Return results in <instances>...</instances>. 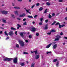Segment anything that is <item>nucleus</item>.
Wrapping results in <instances>:
<instances>
[{
  "instance_id": "nucleus-1",
  "label": "nucleus",
  "mask_w": 67,
  "mask_h": 67,
  "mask_svg": "<svg viewBox=\"0 0 67 67\" xmlns=\"http://www.w3.org/2000/svg\"><path fill=\"white\" fill-rule=\"evenodd\" d=\"M35 53V55L36 56L35 57V58L36 59H38L40 58V55H37V51L36 50V51H35L34 52Z\"/></svg>"
},
{
  "instance_id": "nucleus-2",
  "label": "nucleus",
  "mask_w": 67,
  "mask_h": 67,
  "mask_svg": "<svg viewBox=\"0 0 67 67\" xmlns=\"http://www.w3.org/2000/svg\"><path fill=\"white\" fill-rule=\"evenodd\" d=\"M59 25V27L60 29L62 28V27H63L65 25H61L60 24H59V23H57L56 24H55L56 25Z\"/></svg>"
},
{
  "instance_id": "nucleus-3",
  "label": "nucleus",
  "mask_w": 67,
  "mask_h": 67,
  "mask_svg": "<svg viewBox=\"0 0 67 67\" xmlns=\"http://www.w3.org/2000/svg\"><path fill=\"white\" fill-rule=\"evenodd\" d=\"M12 59V58H6L4 59L3 60L5 62H6V61H8V62H10L11 61Z\"/></svg>"
},
{
  "instance_id": "nucleus-4",
  "label": "nucleus",
  "mask_w": 67,
  "mask_h": 67,
  "mask_svg": "<svg viewBox=\"0 0 67 67\" xmlns=\"http://www.w3.org/2000/svg\"><path fill=\"white\" fill-rule=\"evenodd\" d=\"M19 43L20 44L21 46L23 47V46H24V42H23V41H19Z\"/></svg>"
},
{
  "instance_id": "nucleus-5",
  "label": "nucleus",
  "mask_w": 67,
  "mask_h": 67,
  "mask_svg": "<svg viewBox=\"0 0 67 67\" xmlns=\"http://www.w3.org/2000/svg\"><path fill=\"white\" fill-rule=\"evenodd\" d=\"M13 63L14 64H16L18 63V57L15 58L13 60Z\"/></svg>"
},
{
  "instance_id": "nucleus-6",
  "label": "nucleus",
  "mask_w": 67,
  "mask_h": 67,
  "mask_svg": "<svg viewBox=\"0 0 67 67\" xmlns=\"http://www.w3.org/2000/svg\"><path fill=\"white\" fill-rule=\"evenodd\" d=\"M2 13L4 14H8V12L5 10H3L2 11Z\"/></svg>"
},
{
  "instance_id": "nucleus-7",
  "label": "nucleus",
  "mask_w": 67,
  "mask_h": 67,
  "mask_svg": "<svg viewBox=\"0 0 67 67\" xmlns=\"http://www.w3.org/2000/svg\"><path fill=\"white\" fill-rule=\"evenodd\" d=\"M13 32V31H11L9 32V33L8 34L9 35H10V36H12V35H13L14 34Z\"/></svg>"
},
{
  "instance_id": "nucleus-8",
  "label": "nucleus",
  "mask_w": 67,
  "mask_h": 67,
  "mask_svg": "<svg viewBox=\"0 0 67 67\" xmlns=\"http://www.w3.org/2000/svg\"><path fill=\"white\" fill-rule=\"evenodd\" d=\"M23 34H25V33H24V32H21L20 33V35L21 36H22V37L23 38V37H24V35H23Z\"/></svg>"
},
{
  "instance_id": "nucleus-9",
  "label": "nucleus",
  "mask_w": 67,
  "mask_h": 67,
  "mask_svg": "<svg viewBox=\"0 0 67 67\" xmlns=\"http://www.w3.org/2000/svg\"><path fill=\"white\" fill-rule=\"evenodd\" d=\"M31 29L32 30L31 31L32 32H35L36 30V29L34 27L32 28Z\"/></svg>"
},
{
  "instance_id": "nucleus-10",
  "label": "nucleus",
  "mask_w": 67,
  "mask_h": 67,
  "mask_svg": "<svg viewBox=\"0 0 67 67\" xmlns=\"http://www.w3.org/2000/svg\"><path fill=\"white\" fill-rule=\"evenodd\" d=\"M52 44V43H51L50 44H49V45L47 46L46 48H48L51 47V46Z\"/></svg>"
},
{
  "instance_id": "nucleus-11",
  "label": "nucleus",
  "mask_w": 67,
  "mask_h": 67,
  "mask_svg": "<svg viewBox=\"0 0 67 67\" xmlns=\"http://www.w3.org/2000/svg\"><path fill=\"white\" fill-rule=\"evenodd\" d=\"M57 46V44H55L53 46V49H56Z\"/></svg>"
},
{
  "instance_id": "nucleus-12",
  "label": "nucleus",
  "mask_w": 67,
  "mask_h": 67,
  "mask_svg": "<svg viewBox=\"0 0 67 67\" xmlns=\"http://www.w3.org/2000/svg\"><path fill=\"white\" fill-rule=\"evenodd\" d=\"M35 65V63H32L31 64V67H34Z\"/></svg>"
},
{
  "instance_id": "nucleus-13",
  "label": "nucleus",
  "mask_w": 67,
  "mask_h": 67,
  "mask_svg": "<svg viewBox=\"0 0 67 67\" xmlns=\"http://www.w3.org/2000/svg\"><path fill=\"white\" fill-rule=\"evenodd\" d=\"M25 15H26V14L25 13H24L22 15H20V17H24V16H25Z\"/></svg>"
},
{
  "instance_id": "nucleus-14",
  "label": "nucleus",
  "mask_w": 67,
  "mask_h": 67,
  "mask_svg": "<svg viewBox=\"0 0 67 67\" xmlns=\"http://www.w3.org/2000/svg\"><path fill=\"white\" fill-rule=\"evenodd\" d=\"M48 24H47L46 25H45V27H44V29L45 30H47V29L48 28Z\"/></svg>"
},
{
  "instance_id": "nucleus-15",
  "label": "nucleus",
  "mask_w": 67,
  "mask_h": 67,
  "mask_svg": "<svg viewBox=\"0 0 67 67\" xmlns=\"http://www.w3.org/2000/svg\"><path fill=\"white\" fill-rule=\"evenodd\" d=\"M14 8L15 9H20V7H14Z\"/></svg>"
},
{
  "instance_id": "nucleus-16",
  "label": "nucleus",
  "mask_w": 67,
  "mask_h": 67,
  "mask_svg": "<svg viewBox=\"0 0 67 67\" xmlns=\"http://www.w3.org/2000/svg\"><path fill=\"white\" fill-rule=\"evenodd\" d=\"M50 32L52 33H55V32H56V31L55 30H52Z\"/></svg>"
},
{
  "instance_id": "nucleus-17",
  "label": "nucleus",
  "mask_w": 67,
  "mask_h": 67,
  "mask_svg": "<svg viewBox=\"0 0 67 67\" xmlns=\"http://www.w3.org/2000/svg\"><path fill=\"white\" fill-rule=\"evenodd\" d=\"M18 11H16L15 12V14L16 15H18L19 14H18Z\"/></svg>"
},
{
  "instance_id": "nucleus-18",
  "label": "nucleus",
  "mask_w": 67,
  "mask_h": 67,
  "mask_svg": "<svg viewBox=\"0 0 67 67\" xmlns=\"http://www.w3.org/2000/svg\"><path fill=\"white\" fill-rule=\"evenodd\" d=\"M43 9V8L42 7H40V8L39 10L40 11H42Z\"/></svg>"
},
{
  "instance_id": "nucleus-19",
  "label": "nucleus",
  "mask_w": 67,
  "mask_h": 67,
  "mask_svg": "<svg viewBox=\"0 0 67 67\" xmlns=\"http://www.w3.org/2000/svg\"><path fill=\"white\" fill-rule=\"evenodd\" d=\"M56 37L57 38H60L61 37L59 35H58L57 36H56Z\"/></svg>"
},
{
  "instance_id": "nucleus-20",
  "label": "nucleus",
  "mask_w": 67,
  "mask_h": 67,
  "mask_svg": "<svg viewBox=\"0 0 67 67\" xmlns=\"http://www.w3.org/2000/svg\"><path fill=\"white\" fill-rule=\"evenodd\" d=\"M27 17L29 18H33V16H32L28 15L27 16Z\"/></svg>"
},
{
  "instance_id": "nucleus-21",
  "label": "nucleus",
  "mask_w": 67,
  "mask_h": 67,
  "mask_svg": "<svg viewBox=\"0 0 67 67\" xmlns=\"http://www.w3.org/2000/svg\"><path fill=\"white\" fill-rule=\"evenodd\" d=\"M48 18L49 19H51V18H52V16L51 15V14H49Z\"/></svg>"
},
{
  "instance_id": "nucleus-22",
  "label": "nucleus",
  "mask_w": 67,
  "mask_h": 67,
  "mask_svg": "<svg viewBox=\"0 0 67 67\" xmlns=\"http://www.w3.org/2000/svg\"><path fill=\"white\" fill-rule=\"evenodd\" d=\"M46 4L47 5H51V4L48 2H47L46 3Z\"/></svg>"
},
{
  "instance_id": "nucleus-23",
  "label": "nucleus",
  "mask_w": 67,
  "mask_h": 67,
  "mask_svg": "<svg viewBox=\"0 0 67 67\" xmlns=\"http://www.w3.org/2000/svg\"><path fill=\"white\" fill-rule=\"evenodd\" d=\"M11 29L12 30H16V29H15V28H14L12 27H11Z\"/></svg>"
},
{
  "instance_id": "nucleus-24",
  "label": "nucleus",
  "mask_w": 67,
  "mask_h": 67,
  "mask_svg": "<svg viewBox=\"0 0 67 67\" xmlns=\"http://www.w3.org/2000/svg\"><path fill=\"white\" fill-rule=\"evenodd\" d=\"M5 35H6L7 36H8V33H7V31H5L4 32Z\"/></svg>"
},
{
  "instance_id": "nucleus-25",
  "label": "nucleus",
  "mask_w": 67,
  "mask_h": 67,
  "mask_svg": "<svg viewBox=\"0 0 67 67\" xmlns=\"http://www.w3.org/2000/svg\"><path fill=\"white\" fill-rule=\"evenodd\" d=\"M56 21H55L51 25H54L55 23H56Z\"/></svg>"
},
{
  "instance_id": "nucleus-26",
  "label": "nucleus",
  "mask_w": 67,
  "mask_h": 67,
  "mask_svg": "<svg viewBox=\"0 0 67 67\" xmlns=\"http://www.w3.org/2000/svg\"><path fill=\"white\" fill-rule=\"evenodd\" d=\"M24 65H25L24 63H21L20 65H21V66H24Z\"/></svg>"
},
{
  "instance_id": "nucleus-27",
  "label": "nucleus",
  "mask_w": 67,
  "mask_h": 67,
  "mask_svg": "<svg viewBox=\"0 0 67 67\" xmlns=\"http://www.w3.org/2000/svg\"><path fill=\"white\" fill-rule=\"evenodd\" d=\"M3 22H4V23H6V21L3 19H2Z\"/></svg>"
},
{
  "instance_id": "nucleus-28",
  "label": "nucleus",
  "mask_w": 67,
  "mask_h": 67,
  "mask_svg": "<svg viewBox=\"0 0 67 67\" xmlns=\"http://www.w3.org/2000/svg\"><path fill=\"white\" fill-rule=\"evenodd\" d=\"M23 25H26L27 24H26V22L25 21V23H24Z\"/></svg>"
},
{
  "instance_id": "nucleus-29",
  "label": "nucleus",
  "mask_w": 67,
  "mask_h": 67,
  "mask_svg": "<svg viewBox=\"0 0 67 67\" xmlns=\"http://www.w3.org/2000/svg\"><path fill=\"white\" fill-rule=\"evenodd\" d=\"M57 59H54L53 60V62H56V61H57Z\"/></svg>"
},
{
  "instance_id": "nucleus-30",
  "label": "nucleus",
  "mask_w": 67,
  "mask_h": 67,
  "mask_svg": "<svg viewBox=\"0 0 67 67\" xmlns=\"http://www.w3.org/2000/svg\"><path fill=\"white\" fill-rule=\"evenodd\" d=\"M16 47H17V48H19V45L18 44H17L16 45Z\"/></svg>"
},
{
  "instance_id": "nucleus-31",
  "label": "nucleus",
  "mask_w": 67,
  "mask_h": 67,
  "mask_svg": "<svg viewBox=\"0 0 67 67\" xmlns=\"http://www.w3.org/2000/svg\"><path fill=\"white\" fill-rule=\"evenodd\" d=\"M47 9H46V10H45V11H44V13H47Z\"/></svg>"
},
{
  "instance_id": "nucleus-32",
  "label": "nucleus",
  "mask_w": 67,
  "mask_h": 67,
  "mask_svg": "<svg viewBox=\"0 0 67 67\" xmlns=\"http://www.w3.org/2000/svg\"><path fill=\"white\" fill-rule=\"evenodd\" d=\"M23 54H29V53L27 52H24Z\"/></svg>"
},
{
  "instance_id": "nucleus-33",
  "label": "nucleus",
  "mask_w": 67,
  "mask_h": 67,
  "mask_svg": "<svg viewBox=\"0 0 67 67\" xmlns=\"http://www.w3.org/2000/svg\"><path fill=\"white\" fill-rule=\"evenodd\" d=\"M40 5V3H38L36 4V6H39Z\"/></svg>"
},
{
  "instance_id": "nucleus-34",
  "label": "nucleus",
  "mask_w": 67,
  "mask_h": 67,
  "mask_svg": "<svg viewBox=\"0 0 67 67\" xmlns=\"http://www.w3.org/2000/svg\"><path fill=\"white\" fill-rule=\"evenodd\" d=\"M29 37L30 38H32V35H29Z\"/></svg>"
},
{
  "instance_id": "nucleus-35",
  "label": "nucleus",
  "mask_w": 67,
  "mask_h": 67,
  "mask_svg": "<svg viewBox=\"0 0 67 67\" xmlns=\"http://www.w3.org/2000/svg\"><path fill=\"white\" fill-rule=\"evenodd\" d=\"M58 40H59V38H55V41H58Z\"/></svg>"
},
{
  "instance_id": "nucleus-36",
  "label": "nucleus",
  "mask_w": 67,
  "mask_h": 67,
  "mask_svg": "<svg viewBox=\"0 0 67 67\" xmlns=\"http://www.w3.org/2000/svg\"><path fill=\"white\" fill-rule=\"evenodd\" d=\"M17 25L18 26V27H21V26L19 24H18Z\"/></svg>"
},
{
  "instance_id": "nucleus-37",
  "label": "nucleus",
  "mask_w": 67,
  "mask_h": 67,
  "mask_svg": "<svg viewBox=\"0 0 67 67\" xmlns=\"http://www.w3.org/2000/svg\"><path fill=\"white\" fill-rule=\"evenodd\" d=\"M17 32H18L17 31H16L15 32V34H16V35H18L17 34Z\"/></svg>"
},
{
  "instance_id": "nucleus-38",
  "label": "nucleus",
  "mask_w": 67,
  "mask_h": 67,
  "mask_svg": "<svg viewBox=\"0 0 67 67\" xmlns=\"http://www.w3.org/2000/svg\"><path fill=\"white\" fill-rule=\"evenodd\" d=\"M36 36H38L39 35V34L38 33H36Z\"/></svg>"
},
{
  "instance_id": "nucleus-39",
  "label": "nucleus",
  "mask_w": 67,
  "mask_h": 67,
  "mask_svg": "<svg viewBox=\"0 0 67 67\" xmlns=\"http://www.w3.org/2000/svg\"><path fill=\"white\" fill-rule=\"evenodd\" d=\"M34 7H35V5H33L31 7V9H33V8H34Z\"/></svg>"
},
{
  "instance_id": "nucleus-40",
  "label": "nucleus",
  "mask_w": 67,
  "mask_h": 67,
  "mask_svg": "<svg viewBox=\"0 0 67 67\" xmlns=\"http://www.w3.org/2000/svg\"><path fill=\"white\" fill-rule=\"evenodd\" d=\"M26 11L27 13H28L29 12V11H30V10L26 9Z\"/></svg>"
},
{
  "instance_id": "nucleus-41",
  "label": "nucleus",
  "mask_w": 67,
  "mask_h": 67,
  "mask_svg": "<svg viewBox=\"0 0 67 67\" xmlns=\"http://www.w3.org/2000/svg\"><path fill=\"white\" fill-rule=\"evenodd\" d=\"M56 44V42H53L52 43V44L53 45H54V44Z\"/></svg>"
},
{
  "instance_id": "nucleus-42",
  "label": "nucleus",
  "mask_w": 67,
  "mask_h": 67,
  "mask_svg": "<svg viewBox=\"0 0 67 67\" xmlns=\"http://www.w3.org/2000/svg\"><path fill=\"white\" fill-rule=\"evenodd\" d=\"M40 25H42V23L41 22L39 23Z\"/></svg>"
},
{
  "instance_id": "nucleus-43",
  "label": "nucleus",
  "mask_w": 67,
  "mask_h": 67,
  "mask_svg": "<svg viewBox=\"0 0 67 67\" xmlns=\"http://www.w3.org/2000/svg\"><path fill=\"white\" fill-rule=\"evenodd\" d=\"M45 22L46 23H47L48 22V20L47 19L45 20Z\"/></svg>"
},
{
  "instance_id": "nucleus-44",
  "label": "nucleus",
  "mask_w": 67,
  "mask_h": 67,
  "mask_svg": "<svg viewBox=\"0 0 67 67\" xmlns=\"http://www.w3.org/2000/svg\"><path fill=\"white\" fill-rule=\"evenodd\" d=\"M51 53V52H47V54H48L49 53Z\"/></svg>"
},
{
  "instance_id": "nucleus-45",
  "label": "nucleus",
  "mask_w": 67,
  "mask_h": 67,
  "mask_svg": "<svg viewBox=\"0 0 67 67\" xmlns=\"http://www.w3.org/2000/svg\"><path fill=\"white\" fill-rule=\"evenodd\" d=\"M63 35V32H61L60 33V35Z\"/></svg>"
},
{
  "instance_id": "nucleus-46",
  "label": "nucleus",
  "mask_w": 67,
  "mask_h": 67,
  "mask_svg": "<svg viewBox=\"0 0 67 67\" xmlns=\"http://www.w3.org/2000/svg\"><path fill=\"white\" fill-rule=\"evenodd\" d=\"M47 34L48 35H51V32L47 33Z\"/></svg>"
},
{
  "instance_id": "nucleus-47",
  "label": "nucleus",
  "mask_w": 67,
  "mask_h": 67,
  "mask_svg": "<svg viewBox=\"0 0 67 67\" xmlns=\"http://www.w3.org/2000/svg\"><path fill=\"white\" fill-rule=\"evenodd\" d=\"M59 2H63V1L62 0H59L58 1Z\"/></svg>"
},
{
  "instance_id": "nucleus-48",
  "label": "nucleus",
  "mask_w": 67,
  "mask_h": 67,
  "mask_svg": "<svg viewBox=\"0 0 67 67\" xmlns=\"http://www.w3.org/2000/svg\"><path fill=\"white\" fill-rule=\"evenodd\" d=\"M17 19L18 20H21V19L19 18H17Z\"/></svg>"
},
{
  "instance_id": "nucleus-49",
  "label": "nucleus",
  "mask_w": 67,
  "mask_h": 67,
  "mask_svg": "<svg viewBox=\"0 0 67 67\" xmlns=\"http://www.w3.org/2000/svg\"><path fill=\"white\" fill-rule=\"evenodd\" d=\"M43 18H42L40 19V21L41 22H42V21H43Z\"/></svg>"
},
{
  "instance_id": "nucleus-50",
  "label": "nucleus",
  "mask_w": 67,
  "mask_h": 67,
  "mask_svg": "<svg viewBox=\"0 0 67 67\" xmlns=\"http://www.w3.org/2000/svg\"><path fill=\"white\" fill-rule=\"evenodd\" d=\"M58 65H59V63H58L56 65L57 67H58Z\"/></svg>"
},
{
  "instance_id": "nucleus-51",
  "label": "nucleus",
  "mask_w": 67,
  "mask_h": 67,
  "mask_svg": "<svg viewBox=\"0 0 67 67\" xmlns=\"http://www.w3.org/2000/svg\"><path fill=\"white\" fill-rule=\"evenodd\" d=\"M25 42H26V43H28V42H29V41H28V40H25Z\"/></svg>"
},
{
  "instance_id": "nucleus-52",
  "label": "nucleus",
  "mask_w": 67,
  "mask_h": 67,
  "mask_svg": "<svg viewBox=\"0 0 67 67\" xmlns=\"http://www.w3.org/2000/svg\"><path fill=\"white\" fill-rule=\"evenodd\" d=\"M55 15V14L54 13H53L52 14V16H54Z\"/></svg>"
},
{
  "instance_id": "nucleus-53",
  "label": "nucleus",
  "mask_w": 67,
  "mask_h": 67,
  "mask_svg": "<svg viewBox=\"0 0 67 67\" xmlns=\"http://www.w3.org/2000/svg\"><path fill=\"white\" fill-rule=\"evenodd\" d=\"M12 17H13V18H14L15 19V17H14V15H13L12 16Z\"/></svg>"
},
{
  "instance_id": "nucleus-54",
  "label": "nucleus",
  "mask_w": 67,
  "mask_h": 67,
  "mask_svg": "<svg viewBox=\"0 0 67 67\" xmlns=\"http://www.w3.org/2000/svg\"><path fill=\"white\" fill-rule=\"evenodd\" d=\"M37 15H35L34 16V18H36V17H37Z\"/></svg>"
},
{
  "instance_id": "nucleus-55",
  "label": "nucleus",
  "mask_w": 67,
  "mask_h": 67,
  "mask_svg": "<svg viewBox=\"0 0 67 67\" xmlns=\"http://www.w3.org/2000/svg\"><path fill=\"white\" fill-rule=\"evenodd\" d=\"M65 19L67 21V16L65 18Z\"/></svg>"
},
{
  "instance_id": "nucleus-56",
  "label": "nucleus",
  "mask_w": 67,
  "mask_h": 67,
  "mask_svg": "<svg viewBox=\"0 0 67 67\" xmlns=\"http://www.w3.org/2000/svg\"><path fill=\"white\" fill-rule=\"evenodd\" d=\"M25 20H26V19H25V18L24 19H23V21H25Z\"/></svg>"
},
{
  "instance_id": "nucleus-57",
  "label": "nucleus",
  "mask_w": 67,
  "mask_h": 67,
  "mask_svg": "<svg viewBox=\"0 0 67 67\" xmlns=\"http://www.w3.org/2000/svg\"><path fill=\"white\" fill-rule=\"evenodd\" d=\"M18 1H19V2H20V1L21 2L22 1V0H18Z\"/></svg>"
},
{
  "instance_id": "nucleus-58",
  "label": "nucleus",
  "mask_w": 67,
  "mask_h": 67,
  "mask_svg": "<svg viewBox=\"0 0 67 67\" xmlns=\"http://www.w3.org/2000/svg\"><path fill=\"white\" fill-rule=\"evenodd\" d=\"M9 37H7V38H6V40H8V39H9Z\"/></svg>"
},
{
  "instance_id": "nucleus-59",
  "label": "nucleus",
  "mask_w": 67,
  "mask_h": 67,
  "mask_svg": "<svg viewBox=\"0 0 67 67\" xmlns=\"http://www.w3.org/2000/svg\"><path fill=\"white\" fill-rule=\"evenodd\" d=\"M64 38H65V39H66V40H67V37H64Z\"/></svg>"
},
{
  "instance_id": "nucleus-60",
  "label": "nucleus",
  "mask_w": 67,
  "mask_h": 67,
  "mask_svg": "<svg viewBox=\"0 0 67 67\" xmlns=\"http://www.w3.org/2000/svg\"><path fill=\"white\" fill-rule=\"evenodd\" d=\"M2 31H1L0 32V34H2Z\"/></svg>"
},
{
  "instance_id": "nucleus-61",
  "label": "nucleus",
  "mask_w": 67,
  "mask_h": 67,
  "mask_svg": "<svg viewBox=\"0 0 67 67\" xmlns=\"http://www.w3.org/2000/svg\"><path fill=\"white\" fill-rule=\"evenodd\" d=\"M35 51H34V52L31 51V53H35V52H34Z\"/></svg>"
},
{
  "instance_id": "nucleus-62",
  "label": "nucleus",
  "mask_w": 67,
  "mask_h": 67,
  "mask_svg": "<svg viewBox=\"0 0 67 67\" xmlns=\"http://www.w3.org/2000/svg\"><path fill=\"white\" fill-rule=\"evenodd\" d=\"M12 4L13 6H14V4L13 3H12Z\"/></svg>"
},
{
  "instance_id": "nucleus-63",
  "label": "nucleus",
  "mask_w": 67,
  "mask_h": 67,
  "mask_svg": "<svg viewBox=\"0 0 67 67\" xmlns=\"http://www.w3.org/2000/svg\"><path fill=\"white\" fill-rule=\"evenodd\" d=\"M32 23L33 24H35V22L34 21H33Z\"/></svg>"
},
{
  "instance_id": "nucleus-64",
  "label": "nucleus",
  "mask_w": 67,
  "mask_h": 67,
  "mask_svg": "<svg viewBox=\"0 0 67 67\" xmlns=\"http://www.w3.org/2000/svg\"><path fill=\"white\" fill-rule=\"evenodd\" d=\"M19 27H17V29H19Z\"/></svg>"
}]
</instances>
